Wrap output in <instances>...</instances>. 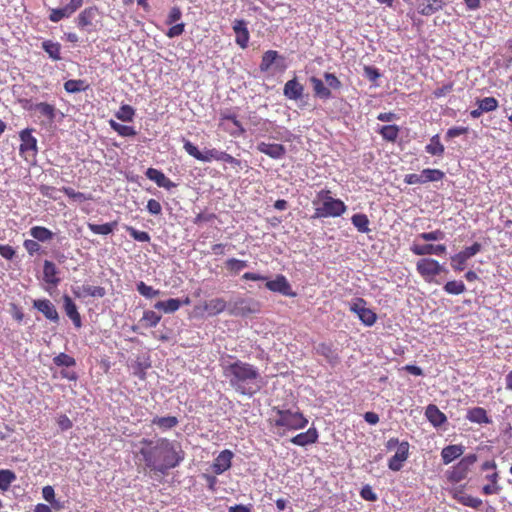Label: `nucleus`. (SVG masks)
Masks as SVG:
<instances>
[{"instance_id":"nucleus-1","label":"nucleus","mask_w":512,"mask_h":512,"mask_svg":"<svg viewBox=\"0 0 512 512\" xmlns=\"http://www.w3.org/2000/svg\"><path fill=\"white\" fill-rule=\"evenodd\" d=\"M137 455L141 456L145 467L153 472L167 474L169 470L177 467L184 459V452L167 438L151 440L143 438Z\"/></svg>"},{"instance_id":"nucleus-2","label":"nucleus","mask_w":512,"mask_h":512,"mask_svg":"<svg viewBox=\"0 0 512 512\" xmlns=\"http://www.w3.org/2000/svg\"><path fill=\"white\" fill-rule=\"evenodd\" d=\"M221 366L224 377L228 379L230 386L239 394L252 396L259 391L260 374L252 364L236 360Z\"/></svg>"},{"instance_id":"nucleus-3","label":"nucleus","mask_w":512,"mask_h":512,"mask_svg":"<svg viewBox=\"0 0 512 512\" xmlns=\"http://www.w3.org/2000/svg\"><path fill=\"white\" fill-rule=\"evenodd\" d=\"M272 415L268 419L271 427L278 430L280 436L286 431L303 429L308 424V419L299 410H291L274 406L271 409Z\"/></svg>"},{"instance_id":"nucleus-4","label":"nucleus","mask_w":512,"mask_h":512,"mask_svg":"<svg viewBox=\"0 0 512 512\" xmlns=\"http://www.w3.org/2000/svg\"><path fill=\"white\" fill-rule=\"evenodd\" d=\"M312 204L314 206L312 218L314 219L340 217L347 210L345 203L341 199L332 197V192L329 189L318 191Z\"/></svg>"},{"instance_id":"nucleus-5","label":"nucleus","mask_w":512,"mask_h":512,"mask_svg":"<svg viewBox=\"0 0 512 512\" xmlns=\"http://www.w3.org/2000/svg\"><path fill=\"white\" fill-rule=\"evenodd\" d=\"M478 456L474 453L462 457L459 462L451 466L446 472L445 477L448 482L457 484L467 478L472 466L477 462Z\"/></svg>"},{"instance_id":"nucleus-6","label":"nucleus","mask_w":512,"mask_h":512,"mask_svg":"<svg viewBox=\"0 0 512 512\" xmlns=\"http://www.w3.org/2000/svg\"><path fill=\"white\" fill-rule=\"evenodd\" d=\"M22 106L28 111L37 112L42 126H52L57 117V108L55 105L47 102L33 103L31 100H21Z\"/></svg>"},{"instance_id":"nucleus-7","label":"nucleus","mask_w":512,"mask_h":512,"mask_svg":"<svg viewBox=\"0 0 512 512\" xmlns=\"http://www.w3.org/2000/svg\"><path fill=\"white\" fill-rule=\"evenodd\" d=\"M184 150L196 160L201 162L221 161L225 151H220L216 148L205 149L203 152L200 151L192 142L189 140L184 141Z\"/></svg>"},{"instance_id":"nucleus-8","label":"nucleus","mask_w":512,"mask_h":512,"mask_svg":"<svg viewBox=\"0 0 512 512\" xmlns=\"http://www.w3.org/2000/svg\"><path fill=\"white\" fill-rule=\"evenodd\" d=\"M417 272L421 277L430 282L435 276L439 275L444 269L440 263L432 258H422L416 264Z\"/></svg>"},{"instance_id":"nucleus-9","label":"nucleus","mask_w":512,"mask_h":512,"mask_svg":"<svg viewBox=\"0 0 512 512\" xmlns=\"http://www.w3.org/2000/svg\"><path fill=\"white\" fill-rule=\"evenodd\" d=\"M227 308V302L225 299L217 297L213 298L209 301H204L200 305H196L194 311L200 315L204 316H217L224 312Z\"/></svg>"},{"instance_id":"nucleus-10","label":"nucleus","mask_w":512,"mask_h":512,"mask_svg":"<svg viewBox=\"0 0 512 512\" xmlns=\"http://www.w3.org/2000/svg\"><path fill=\"white\" fill-rule=\"evenodd\" d=\"M481 249V244L475 242L473 245L464 248L462 251L452 256L451 266L454 269V271H463L466 267L467 260L476 255L477 253H479Z\"/></svg>"},{"instance_id":"nucleus-11","label":"nucleus","mask_w":512,"mask_h":512,"mask_svg":"<svg viewBox=\"0 0 512 512\" xmlns=\"http://www.w3.org/2000/svg\"><path fill=\"white\" fill-rule=\"evenodd\" d=\"M260 311V305L252 299L239 298L230 307L229 313L234 316L245 317Z\"/></svg>"},{"instance_id":"nucleus-12","label":"nucleus","mask_w":512,"mask_h":512,"mask_svg":"<svg viewBox=\"0 0 512 512\" xmlns=\"http://www.w3.org/2000/svg\"><path fill=\"white\" fill-rule=\"evenodd\" d=\"M350 310L357 314L360 321L366 326L374 325L377 320L376 313L366 307V301L363 298H357L350 306Z\"/></svg>"},{"instance_id":"nucleus-13","label":"nucleus","mask_w":512,"mask_h":512,"mask_svg":"<svg viewBox=\"0 0 512 512\" xmlns=\"http://www.w3.org/2000/svg\"><path fill=\"white\" fill-rule=\"evenodd\" d=\"M83 5V0H70L69 3L62 8L51 9L49 20L57 23L64 18H69Z\"/></svg>"},{"instance_id":"nucleus-14","label":"nucleus","mask_w":512,"mask_h":512,"mask_svg":"<svg viewBox=\"0 0 512 512\" xmlns=\"http://www.w3.org/2000/svg\"><path fill=\"white\" fill-rule=\"evenodd\" d=\"M449 492L452 498L463 506L479 509L483 504L482 499L465 493L462 486L452 488Z\"/></svg>"},{"instance_id":"nucleus-15","label":"nucleus","mask_w":512,"mask_h":512,"mask_svg":"<svg viewBox=\"0 0 512 512\" xmlns=\"http://www.w3.org/2000/svg\"><path fill=\"white\" fill-rule=\"evenodd\" d=\"M265 286L268 290L272 292H278L284 296H296V293L292 291L290 283L282 274L277 275L274 280L266 281Z\"/></svg>"},{"instance_id":"nucleus-16","label":"nucleus","mask_w":512,"mask_h":512,"mask_svg":"<svg viewBox=\"0 0 512 512\" xmlns=\"http://www.w3.org/2000/svg\"><path fill=\"white\" fill-rule=\"evenodd\" d=\"M409 443L403 441L399 444L396 453L389 459L388 467L392 471H400L403 467V463L409 457Z\"/></svg>"},{"instance_id":"nucleus-17","label":"nucleus","mask_w":512,"mask_h":512,"mask_svg":"<svg viewBox=\"0 0 512 512\" xmlns=\"http://www.w3.org/2000/svg\"><path fill=\"white\" fill-rule=\"evenodd\" d=\"M234 454L231 450L225 449L214 459L211 469L215 475H220L229 470L232 466Z\"/></svg>"},{"instance_id":"nucleus-18","label":"nucleus","mask_w":512,"mask_h":512,"mask_svg":"<svg viewBox=\"0 0 512 512\" xmlns=\"http://www.w3.org/2000/svg\"><path fill=\"white\" fill-rule=\"evenodd\" d=\"M33 307L41 312L49 321L59 322V314L54 304L48 299H37L33 301Z\"/></svg>"},{"instance_id":"nucleus-19","label":"nucleus","mask_w":512,"mask_h":512,"mask_svg":"<svg viewBox=\"0 0 512 512\" xmlns=\"http://www.w3.org/2000/svg\"><path fill=\"white\" fill-rule=\"evenodd\" d=\"M20 153L23 155H31L35 156L37 153V140L36 138L31 134L30 130H23L20 132Z\"/></svg>"},{"instance_id":"nucleus-20","label":"nucleus","mask_w":512,"mask_h":512,"mask_svg":"<svg viewBox=\"0 0 512 512\" xmlns=\"http://www.w3.org/2000/svg\"><path fill=\"white\" fill-rule=\"evenodd\" d=\"M233 30L236 35V44L239 45L242 49H245L248 46V42L250 39L247 23L242 19H236L233 22Z\"/></svg>"},{"instance_id":"nucleus-21","label":"nucleus","mask_w":512,"mask_h":512,"mask_svg":"<svg viewBox=\"0 0 512 512\" xmlns=\"http://www.w3.org/2000/svg\"><path fill=\"white\" fill-rule=\"evenodd\" d=\"M257 150L272 159H281L286 154L284 145L278 143L260 142L257 144Z\"/></svg>"},{"instance_id":"nucleus-22","label":"nucleus","mask_w":512,"mask_h":512,"mask_svg":"<svg viewBox=\"0 0 512 512\" xmlns=\"http://www.w3.org/2000/svg\"><path fill=\"white\" fill-rule=\"evenodd\" d=\"M145 175L149 180L154 181L158 187L170 190L176 186V184L166 177L162 171L156 168H148Z\"/></svg>"},{"instance_id":"nucleus-23","label":"nucleus","mask_w":512,"mask_h":512,"mask_svg":"<svg viewBox=\"0 0 512 512\" xmlns=\"http://www.w3.org/2000/svg\"><path fill=\"white\" fill-rule=\"evenodd\" d=\"M318 431L315 427H310L307 431L299 433L290 439V442L297 446H307L318 441Z\"/></svg>"},{"instance_id":"nucleus-24","label":"nucleus","mask_w":512,"mask_h":512,"mask_svg":"<svg viewBox=\"0 0 512 512\" xmlns=\"http://www.w3.org/2000/svg\"><path fill=\"white\" fill-rule=\"evenodd\" d=\"M64 310L66 315L71 319L74 326L79 329L82 327L81 315L78 312V308L70 296H63Z\"/></svg>"},{"instance_id":"nucleus-25","label":"nucleus","mask_w":512,"mask_h":512,"mask_svg":"<svg viewBox=\"0 0 512 512\" xmlns=\"http://www.w3.org/2000/svg\"><path fill=\"white\" fill-rule=\"evenodd\" d=\"M464 446L461 444H451L441 450V460L444 465L452 463L454 460L461 457L464 453Z\"/></svg>"},{"instance_id":"nucleus-26","label":"nucleus","mask_w":512,"mask_h":512,"mask_svg":"<svg viewBox=\"0 0 512 512\" xmlns=\"http://www.w3.org/2000/svg\"><path fill=\"white\" fill-rule=\"evenodd\" d=\"M304 92V86L298 82L297 78L287 81L284 85L283 94L290 100H299Z\"/></svg>"},{"instance_id":"nucleus-27","label":"nucleus","mask_w":512,"mask_h":512,"mask_svg":"<svg viewBox=\"0 0 512 512\" xmlns=\"http://www.w3.org/2000/svg\"><path fill=\"white\" fill-rule=\"evenodd\" d=\"M98 14V8L96 6L87 7L82 10L77 16L76 23L79 29H85L93 25V21Z\"/></svg>"},{"instance_id":"nucleus-28","label":"nucleus","mask_w":512,"mask_h":512,"mask_svg":"<svg viewBox=\"0 0 512 512\" xmlns=\"http://www.w3.org/2000/svg\"><path fill=\"white\" fill-rule=\"evenodd\" d=\"M411 251L418 256L423 255H443L446 253V246L444 244H425V245H414L411 247Z\"/></svg>"},{"instance_id":"nucleus-29","label":"nucleus","mask_w":512,"mask_h":512,"mask_svg":"<svg viewBox=\"0 0 512 512\" xmlns=\"http://www.w3.org/2000/svg\"><path fill=\"white\" fill-rule=\"evenodd\" d=\"M425 415L434 427H439L447 421L446 415L434 404L427 406Z\"/></svg>"},{"instance_id":"nucleus-30","label":"nucleus","mask_w":512,"mask_h":512,"mask_svg":"<svg viewBox=\"0 0 512 512\" xmlns=\"http://www.w3.org/2000/svg\"><path fill=\"white\" fill-rule=\"evenodd\" d=\"M466 418L470 422L477 424H490L492 422L487 415V411L482 407H474L469 409Z\"/></svg>"},{"instance_id":"nucleus-31","label":"nucleus","mask_w":512,"mask_h":512,"mask_svg":"<svg viewBox=\"0 0 512 512\" xmlns=\"http://www.w3.org/2000/svg\"><path fill=\"white\" fill-rule=\"evenodd\" d=\"M310 83L312 84L315 97L322 100H328L332 97L331 90L325 86L321 79L312 76L310 78Z\"/></svg>"},{"instance_id":"nucleus-32","label":"nucleus","mask_w":512,"mask_h":512,"mask_svg":"<svg viewBox=\"0 0 512 512\" xmlns=\"http://www.w3.org/2000/svg\"><path fill=\"white\" fill-rule=\"evenodd\" d=\"M43 279L46 283L52 285H57L60 282V279L57 277L56 265L49 260L44 261Z\"/></svg>"},{"instance_id":"nucleus-33","label":"nucleus","mask_w":512,"mask_h":512,"mask_svg":"<svg viewBox=\"0 0 512 512\" xmlns=\"http://www.w3.org/2000/svg\"><path fill=\"white\" fill-rule=\"evenodd\" d=\"M42 49L48 54L53 61H59L61 57V44L52 40L42 42Z\"/></svg>"},{"instance_id":"nucleus-34","label":"nucleus","mask_w":512,"mask_h":512,"mask_svg":"<svg viewBox=\"0 0 512 512\" xmlns=\"http://www.w3.org/2000/svg\"><path fill=\"white\" fill-rule=\"evenodd\" d=\"M425 151L433 156L442 157L445 152V147L440 141L438 134L431 137L430 142L425 146Z\"/></svg>"},{"instance_id":"nucleus-35","label":"nucleus","mask_w":512,"mask_h":512,"mask_svg":"<svg viewBox=\"0 0 512 512\" xmlns=\"http://www.w3.org/2000/svg\"><path fill=\"white\" fill-rule=\"evenodd\" d=\"M443 6L444 2L442 0H428L426 3H423L419 6L418 12L421 15L430 16L441 10Z\"/></svg>"},{"instance_id":"nucleus-36","label":"nucleus","mask_w":512,"mask_h":512,"mask_svg":"<svg viewBox=\"0 0 512 512\" xmlns=\"http://www.w3.org/2000/svg\"><path fill=\"white\" fill-rule=\"evenodd\" d=\"M282 57L276 50H268L262 55L261 63L259 65L260 71L267 72L277 59Z\"/></svg>"},{"instance_id":"nucleus-37","label":"nucleus","mask_w":512,"mask_h":512,"mask_svg":"<svg viewBox=\"0 0 512 512\" xmlns=\"http://www.w3.org/2000/svg\"><path fill=\"white\" fill-rule=\"evenodd\" d=\"M30 234L34 239L40 242L50 241L54 236V233L44 226H33L30 229Z\"/></svg>"},{"instance_id":"nucleus-38","label":"nucleus","mask_w":512,"mask_h":512,"mask_svg":"<svg viewBox=\"0 0 512 512\" xmlns=\"http://www.w3.org/2000/svg\"><path fill=\"white\" fill-rule=\"evenodd\" d=\"M317 353L326 358L330 364L338 362L339 357L330 344L320 343L317 347Z\"/></svg>"},{"instance_id":"nucleus-39","label":"nucleus","mask_w":512,"mask_h":512,"mask_svg":"<svg viewBox=\"0 0 512 512\" xmlns=\"http://www.w3.org/2000/svg\"><path fill=\"white\" fill-rule=\"evenodd\" d=\"M89 88V84L82 79H70L64 83V89L67 93H78L86 91Z\"/></svg>"},{"instance_id":"nucleus-40","label":"nucleus","mask_w":512,"mask_h":512,"mask_svg":"<svg viewBox=\"0 0 512 512\" xmlns=\"http://www.w3.org/2000/svg\"><path fill=\"white\" fill-rule=\"evenodd\" d=\"M154 307L165 313H174L181 307V301L179 299L170 298L165 301H158L155 303Z\"/></svg>"},{"instance_id":"nucleus-41","label":"nucleus","mask_w":512,"mask_h":512,"mask_svg":"<svg viewBox=\"0 0 512 512\" xmlns=\"http://www.w3.org/2000/svg\"><path fill=\"white\" fill-rule=\"evenodd\" d=\"M178 419L175 416H156L152 419V424L158 426L162 430H169L178 425Z\"/></svg>"},{"instance_id":"nucleus-42","label":"nucleus","mask_w":512,"mask_h":512,"mask_svg":"<svg viewBox=\"0 0 512 512\" xmlns=\"http://www.w3.org/2000/svg\"><path fill=\"white\" fill-rule=\"evenodd\" d=\"M89 230L98 235H108L114 231V229L117 226V222L113 221L110 223L105 224H94V223H88L87 224Z\"/></svg>"},{"instance_id":"nucleus-43","label":"nucleus","mask_w":512,"mask_h":512,"mask_svg":"<svg viewBox=\"0 0 512 512\" xmlns=\"http://www.w3.org/2000/svg\"><path fill=\"white\" fill-rule=\"evenodd\" d=\"M352 224L356 227V229L361 233H368L369 229V219L364 213L354 214L351 218Z\"/></svg>"},{"instance_id":"nucleus-44","label":"nucleus","mask_w":512,"mask_h":512,"mask_svg":"<svg viewBox=\"0 0 512 512\" xmlns=\"http://www.w3.org/2000/svg\"><path fill=\"white\" fill-rule=\"evenodd\" d=\"M399 127L397 125H385L379 129V134L388 142H395L399 136Z\"/></svg>"},{"instance_id":"nucleus-45","label":"nucleus","mask_w":512,"mask_h":512,"mask_svg":"<svg viewBox=\"0 0 512 512\" xmlns=\"http://www.w3.org/2000/svg\"><path fill=\"white\" fill-rule=\"evenodd\" d=\"M109 125L122 137H133L137 134V131L134 129V127L120 124L115 120H110Z\"/></svg>"},{"instance_id":"nucleus-46","label":"nucleus","mask_w":512,"mask_h":512,"mask_svg":"<svg viewBox=\"0 0 512 512\" xmlns=\"http://www.w3.org/2000/svg\"><path fill=\"white\" fill-rule=\"evenodd\" d=\"M81 290H82L81 294H77L75 292V294L78 297H80V296H84V297L91 296V297L102 298L106 294L105 288L101 287V286L83 285Z\"/></svg>"},{"instance_id":"nucleus-47","label":"nucleus","mask_w":512,"mask_h":512,"mask_svg":"<svg viewBox=\"0 0 512 512\" xmlns=\"http://www.w3.org/2000/svg\"><path fill=\"white\" fill-rule=\"evenodd\" d=\"M161 320V315L157 314L156 312L152 310H146L143 313V316L140 320V322L143 324L146 328H152L158 325V323Z\"/></svg>"},{"instance_id":"nucleus-48","label":"nucleus","mask_w":512,"mask_h":512,"mask_svg":"<svg viewBox=\"0 0 512 512\" xmlns=\"http://www.w3.org/2000/svg\"><path fill=\"white\" fill-rule=\"evenodd\" d=\"M16 480V475L9 469L0 470V489L7 491L11 484Z\"/></svg>"},{"instance_id":"nucleus-49","label":"nucleus","mask_w":512,"mask_h":512,"mask_svg":"<svg viewBox=\"0 0 512 512\" xmlns=\"http://www.w3.org/2000/svg\"><path fill=\"white\" fill-rule=\"evenodd\" d=\"M248 266L247 261L236 258H229L225 261L226 269L232 274H238L241 270Z\"/></svg>"},{"instance_id":"nucleus-50","label":"nucleus","mask_w":512,"mask_h":512,"mask_svg":"<svg viewBox=\"0 0 512 512\" xmlns=\"http://www.w3.org/2000/svg\"><path fill=\"white\" fill-rule=\"evenodd\" d=\"M444 291L451 295H459L462 294L465 290V284L462 281L452 280L448 281L444 287Z\"/></svg>"},{"instance_id":"nucleus-51","label":"nucleus","mask_w":512,"mask_h":512,"mask_svg":"<svg viewBox=\"0 0 512 512\" xmlns=\"http://www.w3.org/2000/svg\"><path fill=\"white\" fill-rule=\"evenodd\" d=\"M422 175L423 179L425 180V183L441 181L445 176L443 171L431 168H426L422 170Z\"/></svg>"},{"instance_id":"nucleus-52","label":"nucleus","mask_w":512,"mask_h":512,"mask_svg":"<svg viewBox=\"0 0 512 512\" xmlns=\"http://www.w3.org/2000/svg\"><path fill=\"white\" fill-rule=\"evenodd\" d=\"M134 115H135V110L133 109L132 106L127 105V104L122 105L115 114L117 119L124 121V122L132 121Z\"/></svg>"},{"instance_id":"nucleus-53","label":"nucleus","mask_w":512,"mask_h":512,"mask_svg":"<svg viewBox=\"0 0 512 512\" xmlns=\"http://www.w3.org/2000/svg\"><path fill=\"white\" fill-rule=\"evenodd\" d=\"M61 191L65 195H67L69 198H71V199H73L75 201L83 202V201H88V200L92 199V195L91 194H85V193H82V192H77V191H75L71 187H62Z\"/></svg>"},{"instance_id":"nucleus-54","label":"nucleus","mask_w":512,"mask_h":512,"mask_svg":"<svg viewBox=\"0 0 512 512\" xmlns=\"http://www.w3.org/2000/svg\"><path fill=\"white\" fill-rule=\"evenodd\" d=\"M221 161L230 164L231 168L234 169L236 172L242 170L243 168L248 167L246 161L239 160L233 157L232 155L228 154L227 152H224Z\"/></svg>"},{"instance_id":"nucleus-55","label":"nucleus","mask_w":512,"mask_h":512,"mask_svg":"<svg viewBox=\"0 0 512 512\" xmlns=\"http://www.w3.org/2000/svg\"><path fill=\"white\" fill-rule=\"evenodd\" d=\"M125 230L129 233V235L136 241L139 242H149L151 237L146 231H139L132 226H125Z\"/></svg>"},{"instance_id":"nucleus-56","label":"nucleus","mask_w":512,"mask_h":512,"mask_svg":"<svg viewBox=\"0 0 512 512\" xmlns=\"http://www.w3.org/2000/svg\"><path fill=\"white\" fill-rule=\"evenodd\" d=\"M477 105L483 110L484 112H491L497 109L498 107V101L494 97H485L481 100L477 101Z\"/></svg>"},{"instance_id":"nucleus-57","label":"nucleus","mask_w":512,"mask_h":512,"mask_svg":"<svg viewBox=\"0 0 512 512\" xmlns=\"http://www.w3.org/2000/svg\"><path fill=\"white\" fill-rule=\"evenodd\" d=\"M137 291L146 298H154L160 294L159 290H155L152 286L146 285L143 281L137 284Z\"/></svg>"},{"instance_id":"nucleus-58","label":"nucleus","mask_w":512,"mask_h":512,"mask_svg":"<svg viewBox=\"0 0 512 512\" xmlns=\"http://www.w3.org/2000/svg\"><path fill=\"white\" fill-rule=\"evenodd\" d=\"M53 362L56 366H65V367H71L76 364L75 359L66 354V353H60L57 356L54 357Z\"/></svg>"},{"instance_id":"nucleus-59","label":"nucleus","mask_w":512,"mask_h":512,"mask_svg":"<svg viewBox=\"0 0 512 512\" xmlns=\"http://www.w3.org/2000/svg\"><path fill=\"white\" fill-rule=\"evenodd\" d=\"M232 127L234 129H229L228 127H224V131L229 133L233 137H240L245 133V129L242 126L241 122L237 119V117L232 120Z\"/></svg>"},{"instance_id":"nucleus-60","label":"nucleus","mask_w":512,"mask_h":512,"mask_svg":"<svg viewBox=\"0 0 512 512\" xmlns=\"http://www.w3.org/2000/svg\"><path fill=\"white\" fill-rule=\"evenodd\" d=\"M419 237L424 241H436L444 239L445 234L442 230L437 229L431 232H423L419 235Z\"/></svg>"},{"instance_id":"nucleus-61","label":"nucleus","mask_w":512,"mask_h":512,"mask_svg":"<svg viewBox=\"0 0 512 512\" xmlns=\"http://www.w3.org/2000/svg\"><path fill=\"white\" fill-rule=\"evenodd\" d=\"M182 17V11L178 6H174L170 9L169 14L166 19L167 25H172L179 21Z\"/></svg>"},{"instance_id":"nucleus-62","label":"nucleus","mask_w":512,"mask_h":512,"mask_svg":"<svg viewBox=\"0 0 512 512\" xmlns=\"http://www.w3.org/2000/svg\"><path fill=\"white\" fill-rule=\"evenodd\" d=\"M185 30V24L184 23H177L175 25H171V27L166 32V36L168 38H175L184 33Z\"/></svg>"},{"instance_id":"nucleus-63","label":"nucleus","mask_w":512,"mask_h":512,"mask_svg":"<svg viewBox=\"0 0 512 512\" xmlns=\"http://www.w3.org/2000/svg\"><path fill=\"white\" fill-rule=\"evenodd\" d=\"M360 496L367 501L374 502L377 500V495L370 485H364L360 491Z\"/></svg>"},{"instance_id":"nucleus-64","label":"nucleus","mask_w":512,"mask_h":512,"mask_svg":"<svg viewBox=\"0 0 512 512\" xmlns=\"http://www.w3.org/2000/svg\"><path fill=\"white\" fill-rule=\"evenodd\" d=\"M324 78L328 84V86L332 89L338 90L341 88L342 84L338 77L333 73L326 72L324 74Z\"/></svg>"}]
</instances>
